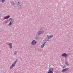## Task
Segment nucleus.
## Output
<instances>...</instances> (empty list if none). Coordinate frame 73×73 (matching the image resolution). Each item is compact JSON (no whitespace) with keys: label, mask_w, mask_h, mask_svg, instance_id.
<instances>
[{"label":"nucleus","mask_w":73,"mask_h":73,"mask_svg":"<svg viewBox=\"0 0 73 73\" xmlns=\"http://www.w3.org/2000/svg\"><path fill=\"white\" fill-rule=\"evenodd\" d=\"M44 31H39L38 32V35H41V34L44 33Z\"/></svg>","instance_id":"obj_5"},{"label":"nucleus","mask_w":73,"mask_h":73,"mask_svg":"<svg viewBox=\"0 0 73 73\" xmlns=\"http://www.w3.org/2000/svg\"><path fill=\"white\" fill-rule=\"evenodd\" d=\"M5 0H2V2H3V3L4 2H5Z\"/></svg>","instance_id":"obj_17"},{"label":"nucleus","mask_w":73,"mask_h":73,"mask_svg":"<svg viewBox=\"0 0 73 73\" xmlns=\"http://www.w3.org/2000/svg\"><path fill=\"white\" fill-rule=\"evenodd\" d=\"M36 42H37L35 40H33L32 41L31 44L32 45H35V44H36Z\"/></svg>","instance_id":"obj_7"},{"label":"nucleus","mask_w":73,"mask_h":73,"mask_svg":"<svg viewBox=\"0 0 73 73\" xmlns=\"http://www.w3.org/2000/svg\"><path fill=\"white\" fill-rule=\"evenodd\" d=\"M17 53V52H16L15 51L14 53V55H15V54H16Z\"/></svg>","instance_id":"obj_16"},{"label":"nucleus","mask_w":73,"mask_h":73,"mask_svg":"<svg viewBox=\"0 0 73 73\" xmlns=\"http://www.w3.org/2000/svg\"><path fill=\"white\" fill-rule=\"evenodd\" d=\"M47 37H48V38H52L53 37V35H50L49 36V35H48L47 36Z\"/></svg>","instance_id":"obj_9"},{"label":"nucleus","mask_w":73,"mask_h":73,"mask_svg":"<svg viewBox=\"0 0 73 73\" xmlns=\"http://www.w3.org/2000/svg\"><path fill=\"white\" fill-rule=\"evenodd\" d=\"M62 57H64L65 58L68 57V54L65 53H63L61 55Z\"/></svg>","instance_id":"obj_2"},{"label":"nucleus","mask_w":73,"mask_h":73,"mask_svg":"<svg viewBox=\"0 0 73 73\" xmlns=\"http://www.w3.org/2000/svg\"><path fill=\"white\" fill-rule=\"evenodd\" d=\"M13 21L12 20H11V21L9 23V26H10V25H12V24H13Z\"/></svg>","instance_id":"obj_8"},{"label":"nucleus","mask_w":73,"mask_h":73,"mask_svg":"<svg viewBox=\"0 0 73 73\" xmlns=\"http://www.w3.org/2000/svg\"><path fill=\"white\" fill-rule=\"evenodd\" d=\"M9 17H10V16H9V15L6 16L4 18V20L5 19H9Z\"/></svg>","instance_id":"obj_10"},{"label":"nucleus","mask_w":73,"mask_h":73,"mask_svg":"<svg viewBox=\"0 0 73 73\" xmlns=\"http://www.w3.org/2000/svg\"><path fill=\"white\" fill-rule=\"evenodd\" d=\"M12 19L11 18H10L9 19V21H11V20H12Z\"/></svg>","instance_id":"obj_18"},{"label":"nucleus","mask_w":73,"mask_h":73,"mask_svg":"<svg viewBox=\"0 0 73 73\" xmlns=\"http://www.w3.org/2000/svg\"><path fill=\"white\" fill-rule=\"evenodd\" d=\"M11 4L12 6H13V5H15V3H14V2L12 1L11 2Z\"/></svg>","instance_id":"obj_13"},{"label":"nucleus","mask_w":73,"mask_h":73,"mask_svg":"<svg viewBox=\"0 0 73 73\" xmlns=\"http://www.w3.org/2000/svg\"><path fill=\"white\" fill-rule=\"evenodd\" d=\"M17 62V60H15V62H14L13 63H15V65H16V62Z\"/></svg>","instance_id":"obj_15"},{"label":"nucleus","mask_w":73,"mask_h":73,"mask_svg":"<svg viewBox=\"0 0 73 73\" xmlns=\"http://www.w3.org/2000/svg\"><path fill=\"white\" fill-rule=\"evenodd\" d=\"M17 5L19 8H21V2H18L17 4Z\"/></svg>","instance_id":"obj_6"},{"label":"nucleus","mask_w":73,"mask_h":73,"mask_svg":"<svg viewBox=\"0 0 73 73\" xmlns=\"http://www.w3.org/2000/svg\"><path fill=\"white\" fill-rule=\"evenodd\" d=\"M66 65H67V66H69V64H68V62H66L65 63Z\"/></svg>","instance_id":"obj_14"},{"label":"nucleus","mask_w":73,"mask_h":73,"mask_svg":"<svg viewBox=\"0 0 73 73\" xmlns=\"http://www.w3.org/2000/svg\"><path fill=\"white\" fill-rule=\"evenodd\" d=\"M54 70V69L53 68H50L49 69V70L48 73H53V71Z\"/></svg>","instance_id":"obj_1"},{"label":"nucleus","mask_w":73,"mask_h":73,"mask_svg":"<svg viewBox=\"0 0 73 73\" xmlns=\"http://www.w3.org/2000/svg\"><path fill=\"white\" fill-rule=\"evenodd\" d=\"M47 41H49V40H47Z\"/></svg>","instance_id":"obj_21"},{"label":"nucleus","mask_w":73,"mask_h":73,"mask_svg":"<svg viewBox=\"0 0 73 73\" xmlns=\"http://www.w3.org/2000/svg\"><path fill=\"white\" fill-rule=\"evenodd\" d=\"M68 70V68H66L65 69H63L62 70V72H66V71Z\"/></svg>","instance_id":"obj_12"},{"label":"nucleus","mask_w":73,"mask_h":73,"mask_svg":"<svg viewBox=\"0 0 73 73\" xmlns=\"http://www.w3.org/2000/svg\"><path fill=\"white\" fill-rule=\"evenodd\" d=\"M7 44L9 45V46L10 48L11 49L12 48V44L11 43H7Z\"/></svg>","instance_id":"obj_4"},{"label":"nucleus","mask_w":73,"mask_h":73,"mask_svg":"<svg viewBox=\"0 0 73 73\" xmlns=\"http://www.w3.org/2000/svg\"><path fill=\"white\" fill-rule=\"evenodd\" d=\"M15 63H13L10 66V69H12V68H13V67H14V66H15Z\"/></svg>","instance_id":"obj_3"},{"label":"nucleus","mask_w":73,"mask_h":73,"mask_svg":"<svg viewBox=\"0 0 73 73\" xmlns=\"http://www.w3.org/2000/svg\"><path fill=\"white\" fill-rule=\"evenodd\" d=\"M3 23H4V24H6V21L4 22Z\"/></svg>","instance_id":"obj_20"},{"label":"nucleus","mask_w":73,"mask_h":73,"mask_svg":"<svg viewBox=\"0 0 73 73\" xmlns=\"http://www.w3.org/2000/svg\"><path fill=\"white\" fill-rule=\"evenodd\" d=\"M66 68V65H65L63 67V68Z\"/></svg>","instance_id":"obj_19"},{"label":"nucleus","mask_w":73,"mask_h":73,"mask_svg":"<svg viewBox=\"0 0 73 73\" xmlns=\"http://www.w3.org/2000/svg\"><path fill=\"white\" fill-rule=\"evenodd\" d=\"M46 43V42H45L43 44H42L41 45V47L42 48H43L44 47V46L45 45V43Z\"/></svg>","instance_id":"obj_11"}]
</instances>
